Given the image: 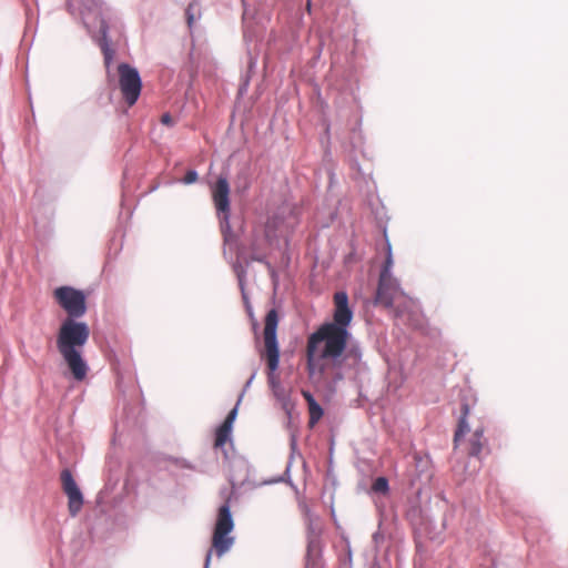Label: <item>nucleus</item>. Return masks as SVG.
<instances>
[{"mask_svg":"<svg viewBox=\"0 0 568 568\" xmlns=\"http://www.w3.org/2000/svg\"><path fill=\"white\" fill-rule=\"evenodd\" d=\"M470 414V407L467 403L462 405V416L459 418L458 427L454 435V444L457 446L460 443L462 437L470 432V426L467 422V417Z\"/></svg>","mask_w":568,"mask_h":568,"instance_id":"f8f14e48","label":"nucleus"},{"mask_svg":"<svg viewBox=\"0 0 568 568\" xmlns=\"http://www.w3.org/2000/svg\"><path fill=\"white\" fill-rule=\"evenodd\" d=\"M197 181V173L193 170H190L186 172V174L184 175V179H183V182L185 184H191V183H194Z\"/></svg>","mask_w":568,"mask_h":568,"instance_id":"a211bd4d","label":"nucleus"},{"mask_svg":"<svg viewBox=\"0 0 568 568\" xmlns=\"http://www.w3.org/2000/svg\"><path fill=\"white\" fill-rule=\"evenodd\" d=\"M236 415H237V407H234L226 416V418L224 419V422L222 423V425L224 426H227L230 428L233 427V423L236 418Z\"/></svg>","mask_w":568,"mask_h":568,"instance_id":"f3484780","label":"nucleus"},{"mask_svg":"<svg viewBox=\"0 0 568 568\" xmlns=\"http://www.w3.org/2000/svg\"><path fill=\"white\" fill-rule=\"evenodd\" d=\"M403 295L399 284L392 275H379L375 303L385 307H392L395 300Z\"/></svg>","mask_w":568,"mask_h":568,"instance_id":"1a4fd4ad","label":"nucleus"},{"mask_svg":"<svg viewBox=\"0 0 568 568\" xmlns=\"http://www.w3.org/2000/svg\"><path fill=\"white\" fill-rule=\"evenodd\" d=\"M161 122H162L163 124H166V125L171 124V123H172V118H171V115H170V114H168V113L163 114V115L161 116Z\"/></svg>","mask_w":568,"mask_h":568,"instance_id":"412c9836","label":"nucleus"},{"mask_svg":"<svg viewBox=\"0 0 568 568\" xmlns=\"http://www.w3.org/2000/svg\"><path fill=\"white\" fill-rule=\"evenodd\" d=\"M90 337V327L85 322L65 317L57 333V349L77 382L85 379L89 366L83 357V348Z\"/></svg>","mask_w":568,"mask_h":568,"instance_id":"f03ea898","label":"nucleus"},{"mask_svg":"<svg viewBox=\"0 0 568 568\" xmlns=\"http://www.w3.org/2000/svg\"><path fill=\"white\" fill-rule=\"evenodd\" d=\"M393 266V257H392V251H390V246L388 245L387 247V256H386V260H385V263H384V266L381 271V275H392L390 274V268Z\"/></svg>","mask_w":568,"mask_h":568,"instance_id":"2eb2a0df","label":"nucleus"},{"mask_svg":"<svg viewBox=\"0 0 568 568\" xmlns=\"http://www.w3.org/2000/svg\"><path fill=\"white\" fill-rule=\"evenodd\" d=\"M353 320V311L348 306V296L345 292L334 294L333 321L322 324L312 333L306 343V368L310 375H323L329 365L341 366L342 356L358 365L362 352L358 347L347 349L351 337L348 326Z\"/></svg>","mask_w":568,"mask_h":568,"instance_id":"f257e3e1","label":"nucleus"},{"mask_svg":"<svg viewBox=\"0 0 568 568\" xmlns=\"http://www.w3.org/2000/svg\"><path fill=\"white\" fill-rule=\"evenodd\" d=\"M236 415H237V407H234L226 416V418L224 419V422L222 423V425L224 426H227L230 428L233 427V423L236 418Z\"/></svg>","mask_w":568,"mask_h":568,"instance_id":"dca6fc26","label":"nucleus"},{"mask_svg":"<svg viewBox=\"0 0 568 568\" xmlns=\"http://www.w3.org/2000/svg\"><path fill=\"white\" fill-rule=\"evenodd\" d=\"M484 424L479 420L474 427L470 437L467 440V454L474 457H479L480 454L487 448V439L484 436Z\"/></svg>","mask_w":568,"mask_h":568,"instance_id":"9d476101","label":"nucleus"},{"mask_svg":"<svg viewBox=\"0 0 568 568\" xmlns=\"http://www.w3.org/2000/svg\"><path fill=\"white\" fill-rule=\"evenodd\" d=\"M234 528L229 501L222 505L217 511V518L212 536V548L219 557L227 552L234 544V538L229 534Z\"/></svg>","mask_w":568,"mask_h":568,"instance_id":"20e7f679","label":"nucleus"},{"mask_svg":"<svg viewBox=\"0 0 568 568\" xmlns=\"http://www.w3.org/2000/svg\"><path fill=\"white\" fill-rule=\"evenodd\" d=\"M302 396L307 403L308 407V414H310V420L308 425L310 427H314L320 419L323 417V408L321 405L315 400L314 396L308 390H302Z\"/></svg>","mask_w":568,"mask_h":568,"instance_id":"9b49d317","label":"nucleus"},{"mask_svg":"<svg viewBox=\"0 0 568 568\" xmlns=\"http://www.w3.org/2000/svg\"><path fill=\"white\" fill-rule=\"evenodd\" d=\"M103 55H104V62H105V65L106 68L110 67V63L113 59V51L111 49H109L108 47H104L103 48Z\"/></svg>","mask_w":568,"mask_h":568,"instance_id":"aec40b11","label":"nucleus"},{"mask_svg":"<svg viewBox=\"0 0 568 568\" xmlns=\"http://www.w3.org/2000/svg\"><path fill=\"white\" fill-rule=\"evenodd\" d=\"M191 22H192V17L190 16L189 17V24H191Z\"/></svg>","mask_w":568,"mask_h":568,"instance_id":"b1692460","label":"nucleus"},{"mask_svg":"<svg viewBox=\"0 0 568 568\" xmlns=\"http://www.w3.org/2000/svg\"><path fill=\"white\" fill-rule=\"evenodd\" d=\"M232 428L221 425L215 433L214 447L222 448L230 440Z\"/></svg>","mask_w":568,"mask_h":568,"instance_id":"ddd939ff","label":"nucleus"},{"mask_svg":"<svg viewBox=\"0 0 568 568\" xmlns=\"http://www.w3.org/2000/svg\"><path fill=\"white\" fill-rule=\"evenodd\" d=\"M375 493L386 494L388 491V480L385 477H378L372 485Z\"/></svg>","mask_w":568,"mask_h":568,"instance_id":"4468645a","label":"nucleus"},{"mask_svg":"<svg viewBox=\"0 0 568 568\" xmlns=\"http://www.w3.org/2000/svg\"><path fill=\"white\" fill-rule=\"evenodd\" d=\"M53 297L61 308L67 313V317L77 320L87 312V297L84 293L71 286H60L53 291Z\"/></svg>","mask_w":568,"mask_h":568,"instance_id":"39448f33","label":"nucleus"},{"mask_svg":"<svg viewBox=\"0 0 568 568\" xmlns=\"http://www.w3.org/2000/svg\"><path fill=\"white\" fill-rule=\"evenodd\" d=\"M80 0H69V6L72 7L78 3ZM95 4V0H83L82 7L87 10H91Z\"/></svg>","mask_w":568,"mask_h":568,"instance_id":"6ab92c4d","label":"nucleus"},{"mask_svg":"<svg viewBox=\"0 0 568 568\" xmlns=\"http://www.w3.org/2000/svg\"><path fill=\"white\" fill-rule=\"evenodd\" d=\"M230 193V184L226 178L220 176L214 185L211 186V195L214 207L219 216H221L225 223L229 222L231 213Z\"/></svg>","mask_w":568,"mask_h":568,"instance_id":"0eeeda50","label":"nucleus"},{"mask_svg":"<svg viewBox=\"0 0 568 568\" xmlns=\"http://www.w3.org/2000/svg\"><path fill=\"white\" fill-rule=\"evenodd\" d=\"M118 74L123 100L129 106H132L136 103L142 90L140 74L135 68L128 63H120L118 65Z\"/></svg>","mask_w":568,"mask_h":568,"instance_id":"423d86ee","label":"nucleus"},{"mask_svg":"<svg viewBox=\"0 0 568 568\" xmlns=\"http://www.w3.org/2000/svg\"><path fill=\"white\" fill-rule=\"evenodd\" d=\"M62 490L68 497V509L71 516H77L83 505V496L80 491L72 473L63 469L60 474Z\"/></svg>","mask_w":568,"mask_h":568,"instance_id":"6e6552de","label":"nucleus"},{"mask_svg":"<svg viewBox=\"0 0 568 568\" xmlns=\"http://www.w3.org/2000/svg\"><path fill=\"white\" fill-rule=\"evenodd\" d=\"M278 325L277 311L272 308L265 316L263 341L264 349L261 352V357L266 362V375L270 383H274L276 379L275 372L280 365V347L276 337V331Z\"/></svg>","mask_w":568,"mask_h":568,"instance_id":"7ed1b4c3","label":"nucleus"},{"mask_svg":"<svg viewBox=\"0 0 568 568\" xmlns=\"http://www.w3.org/2000/svg\"><path fill=\"white\" fill-rule=\"evenodd\" d=\"M306 8H307V11L310 12L311 11V1L310 0L307 1Z\"/></svg>","mask_w":568,"mask_h":568,"instance_id":"5701e85b","label":"nucleus"},{"mask_svg":"<svg viewBox=\"0 0 568 568\" xmlns=\"http://www.w3.org/2000/svg\"><path fill=\"white\" fill-rule=\"evenodd\" d=\"M211 556H212V549H210L206 554V558H205V568H209V565H210V560H211Z\"/></svg>","mask_w":568,"mask_h":568,"instance_id":"4be33fe9","label":"nucleus"}]
</instances>
